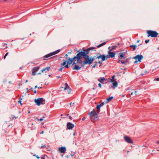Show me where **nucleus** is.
<instances>
[{
	"label": "nucleus",
	"instance_id": "1",
	"mask_svg": "<svg viewBox=\"0 0 159 159\" xmlns=\"http://www.w3.org/2000/svg\"><path fill=\"white\" fill-rule=\"evenodd\" d=\"M95 49V48L94 47H90L86 49H83V57L84 59L83 61L84 64L90 65L92 63L93 61L95 59V56L93 57H90L88 55L89 53L90 52L91 50L93 51Z\"/></svg>",
	"mask_w": 159,
	"mask_h": 159
},
{
	"label": "nucleus",
	"instance_id": "2",
	"mask_svg": "<svg viewBox=\"0 0 159 159\" xmlns=\"http://www.w3.org/2000/svg\"><path fill=\"white\" fill-rule=\"evenodd\" d=\"M83 50L79 52L75 56L72 58L70 57L68 58V59L69 60V61H71V63H72L73 62L75 61H79L80 58L83 57Z\"/></svg>",
	"mask_w": 159,
	"mask_h": 159
},
{
	"label": "nucleus",
	"instance_id": "3",
	"mask_svg": "<svg viewBox=\"0 0 159 159\" xmlns=\"http://www.w3.org/2000/svg\"><path fill=\"white\" fill-rule=\"evenodd\" d=\"M89 114L90 115V119L92 121L94 122L98 120V118L97 116V113L94 111L93 110L89 113Z\"/></svg>",
	"mask_w": 159,
	"mask_h": 159
},
{
	"label": "nucleus",
	"instance_id": "4",
	"mask_svg": "<svg viewBox=\"0 0 159 159\" xmlns=\"http://www.w3.org/2000/svg\"><path fill=\"white\" fill-rule=\"evenodd\" d=\"M148 37H151L152 38L156 37L158 34V33L155 31L148 30L147 31Z\"/></svg>",
	"mask_w": 159,
	"mask_h": 159
},
{
	"label": "nucleus",
	"instance_id": "5",
	"mask_svg": "<svg viewBox=\"0 0 159 159\" xmlns=\"http://www.w3.org/2000/svg\"><path fill=\"white\" fill-rule=\"evenodd\" d=\"M34 102L38 106H40L41 104H45V100L43 98H39L37 99H35Z\"/></svg>",
	"mask_w": 159,
	"mask_h": 159
},
{
	"label": "nucleus",
	"instance_id": "6",
	"mask_svg": "<svg viewBox=\"0 0 159 159\" xmlns=\"http://www.w3.org/2000/svg\"><path fill=\"white\" fill-rule=\"evenodd\" d=\"M124 139L125 142L129 143H133V141L131 138L128 136H124Z\"/></svg>",
	"mask_w": 159,
	"mask_h": 159
},
{
	"label": "nucleus",
	"instance_id": "7",
	"mask_svg": "<svg viewBox=\"0 0 159 159\" xmlns=\"http://www.w3.org/2000/svg\"><path fill=\"white\" fill-rule=\"evenodd\" d=\"M95 59H101V61H104L106 60L105 58V55L104 54L102 55L101 54H98L97 55V57H95Z\"/></svg>",
	"mask_w": 159,
	"mask_h": 159
},
{
	"label": "nucleus",
	"instance_id": "8",
	"mask_svg": "<svg viewBox=\"0 0 159 159\" xmlns=\"http://www.w3.org/2000/svg\"><path fill=\"white\" fill-rule=\"evenodd\" d=\"M39 69L40 66H39L33 68L32 69V75L33 76H35L36 75V73Z\"/></svg>",
	"mask_w": 159,
	"mask_h": 159
},
{
	"label": "nucleus",
	"instance_id": "9",
	"mask_svg": "<svg viewBox=\"0 0 159 159\" xmlns=\"http://www.w3.org/2000/svg\"><path fill=\"white\" fill-rule=\"evenodd\" d=\"M143 58V56L141 55H138L133 57L135 59H137L139 62L141 61V60Z\"/></svg>",
	"mask_w": 159,
	"mask_h": 159
},
{
	"label": "nucleus",
	"instance_id": "10",
	"mask_svg": "<svg viewBox=\"0 0 159 159\" xmlns=\"http://www.w3.org/2000/svg\"><path fill=\"white\" fill-rule=\"evenodd\" d=\"M77 63V62L75 63V62L73 63L72 65L75 66L73 68V69L78 70H80L82 67L79 66L77 65L76 64Z\"/></svg>",
	"mask_w": 159,
	"mask_h": 159
},
{
	"label": "nucleus",
	"instance_id": "11",
	"mask_svg": "<svg viewBox=\"0 0 159 159\" xmlns=\"http://www.w3.org/2000/svg\"><path fill=\"white\" fill-rule=\"evenodd\" d=\"M65 86L64 90H67V92L68 94H69L71 90L67 83H65Z\"/></svg>",
	"mask_w": 159,
	"mask_h": 159
},
{
	"label": "nucleus",
	"instance_id": "12",
	"mask_svg": "<svg viewBox=\"0 0 159 159\" xmlns=\"http://www.w3.org/2000/svg\"><path fill=\"white\" fill-rule=\"evenodd\" d=\"M60 152L61 153H64L66 151V148L65 147H61L58 148Z\"/></svg>",
	"mask_w": 159,
	"mask_h": 159
},
{
	"label": "nucleus",
	"instance_id": "13",
	"mask_svg": "<svg viewBox=\"0 0 159 159\" xmlns=\"http://www.w3.org/2000/svg\"><path fill=\"white\" fill-rule=\"evenodd\" d=\"M111 51L109 50L108 52V54L109 55L110 57L112 58L115 57L116 53Z\"/></svg>",
	"mask_w": 159,
	"mask_h": 159
},
{
	"label": "nucleus",
	"instance_id": "14",
	"mask_svg": "<svg viewBox=\"0 0 159 159\" xmlns=\"http://www.w3.org/2000/svg\"><path fill=\"white\" fill-rule=\"evenodd\" d=\"M74 127V124H71L70 122L67 123V127L68 129H70Z\"/></svg>",
	"mask_w": 159,
	"mask_h": 159
},
{
	"label": "nucleus",
	"instance_id": "15",
	"mask_svg": "<svg viewBox=\"0 0 159 159\" xmlns=\"http://www.w3.org/2000/svg\"><path fill=\"white\" fill-rule=\"evenodd\" d=\"M126 52H120L119 53V56H118V58H121V59H122L124 57L125 55Z\"/></svg>",
	"mask_w": 159,
	"mask_h": 159
},
{
	"label": "nucleus",
	"instance_id": "16",
	"mask_svg": "<svg viewBox=\"0 0 159 159\" xmlns=\"http://www.w3.org/2000/svg\"><path fill=\"white\" fill-rule=\"evenodd\" d=\"M33 124L31 122H30L28 124V126L29 128H31V129L32 130L34 129H35V128L34 126H33Z\"/></svg>",
	"mask_w": 159,
	"mask_h": 159
},
{
	"label": "nucleus",
	"instance_id": "17",
	"mask_svg": "<svg viewBox=\"0 0 159 159\" xmlns=\"http://www.w3.org/2000/svg\"><path fill=\"white\" fill-rule=\"evenodd\" d=\"M52 56V55L51 54V53H49V54H48L43 57V60H47L48 59V58H49V57H50Z\"/></svg>",
	"mask_w": 159,
	"mask_h": 159
},
{
	"label": "nucleus",
	"instance_id": "18",
	"mask_svg": "<svg viewBox=\"0 0 159 159\" xmlns=\"http://www.w3.org/2000/svg\"><path fill=\"white\" fill-rule=\"evenodd\" d=\"M106 80L104 77H100L98 79V80L102 83H103L104 81Z\"/></svg>",
	"mask_w": 159,
	"mask_h": 159
},
{
	"label": "nucleus",
	"instance_id": "19",
	"mask_svg": "<svg viewBox=\"0 0 159 159\" xmlns=\"http://www.w3.org/2000/svg\"><path fill=\"white\" fill-rule=\"evenodd\" d=\"M50 69V67H49V66L43 69L42 70L41 72H43L44 71L45 72H48L49 71Z\"/></svg>",
	"mask_w": 159,
	"mask_h": 159
},
{
	"label": "nucleus",
	"instance_id": "20",
	"mask_svg": "<svg viewBox=\"0 0 159 159\" xmlns=\"http://www.w3.org/2000/svg\"><path fill=\"white\" fill-rule=\"evenodd\" d=\"M70 62L71 61H69V60L68 59L67 62V64L65 66V67L67 68H68L69 67V65H70L71 64H72V63H71Z\"/></svg>",
	"mask_w": 159,
	"mask_h": 159
},
{
	"label": "nucleus",
	"instance_id": "21",
	"mask_svg": "<svg viewBox=\"0 0 159 159\" xmlns=\"http://www.w3.org/2000/svg\"><path fill=\"white\" fill-rule=\"evenodd\" d=\"M60 51V49H58L55 51L51 52L52 56L58 53Z\"/></svg>",
	"mask_w": 159,
	"mask_h": 159
},
{
	"label": "nucleus",
	"instance_id": "22",
	"mask_svg": "<svg viewBox=\"0 0 159 159\" xmlns=\"http://www.w3.org/2000/svg\"><path fill=\"white\" fill-rule=\"evenodd\" d=\"M113 85L111 86V88H115L118 85V83L116 81L113 82Z\"/></svg>",
	"mask_w": 159,
	"mask_h": 159
},
{
	"label": "nucleus",
	"instance_id": "23",
	"mask_svg": "<svg viewBox=\"0 0 159 159\" xmlns=\"http://www.w3.org/2000/svg\"><path fill=\"white\" fill-rule=\"evenodd\" d=\"M113 98V97H110L107 98L105 103H107L109 101Z\"/></svg>",
	"mask_w": 159,
	"mask_h": 159
},
{
	"label": "nucleus",
	"instance_id": "24",
	"mask_svg": "<svg viewBox=\"0 0 159 159\" xmlns=\"http://www.w3.org/2000/svg\"><path fill=\"white\" fill-rule=\"evenodd\" d=\"M117 46H116V45H115L114 46H113L111 47V49H110V47H109L108 48V49H109V50H111V51H113V50L116 49V48H117Z\"/></svg>",
	"mask_w": 159,
	"mask_h": 159
},
{
	"label": "nucleus",
	"instance_id": "25",
	"mask_svg": "<svg viewBox=\"0 0 159 159\" xmlns=\"http://www.w3.org/2000/svg\"><path fill=\"white\" fill-rule=\"evenodd\" d=\"M101 107V105H98L97 106L96 108L97 109V112L98 113H99L100 111V107Z\"/></svg>",
	"mask_w": 159,
	"mask_h": 159
},
{
	"label": "nucleus",
	"instance_id": "26",
	"mask_svg": "<svg viewBox=\"0 0 159 159\" xmlns=\"http://www.w3.org/2000/svg\"><path fill=\"white\" fill-rule=\"evenodd\" d=\"M77 61V62H78L79 63L81 64V67H83V66H84V65L85 64H84V63L82 64V61L81 59V58H80V60L79 61Z\"/></svg>",
	"mask_w": 159,
	"mask_h": 159
},
{
	"label": "nucleus",
	"instance_id": "27",
	"mask_svg": "<svg viewBox=\"0 0 159 159\" xmlns=\"http://www.w3.org/2000/svg\"><path fill=\"white\" fill-rule=\"evenodd\" d=\"M106 42H103L102 43L98 45L97 46V47L98 48H100V47H101V46H103V45H105V44H106Z\"/></svg>",
	"mask_w": 159,
	"mask_h": 159
},
{
	"label": "nucleus",
	"instance_id": "28",
	"mask_svg": "<svg viewBox=\"0 0 159 159\" xmlns=\"http://www.w3.org/2000/svg\"><path fill=\"white\" fill-rule=\"evenodd\" d=\"M115 79V75H113L112 76L111 79V83H113L114 81H115V80H114Z\"/></svg>",
	"mask_w": 159,
	"mask_h": 159
},
{
	"label": "nucleus",
	"instance_id": "29",
	"mask_svg": "<svg viewBox=\"0 0 159 159\" xmlns=\"http://www.w3.org/2000/svg\"><path fill=\"white\" fill-rule=\"evenodd\" d=\"M130 47H133V51H135L136 48V46L135 45H132L130 46Z\"/></svg>",
	"mask_w": 159,
	"mask_h": 159
},
{
	"label": "nucleus",
	"instance_id": "30",
	"mask_svg": "<svg viewBox=\"0 0 159 159\" xmlns=\"http://www.w3.org/2000/svg\"><path fill=\"white\" fill-rule=\"evenodd\" d=\"M66 61L65 60H63V62L61 64V66H65L66 64Z\"/></svg>",
	"mask_w": 159,
	"mask_h": 159
},
{
	"label": "nucleus",
	"instance_id": "31",
	"mask_svg": "<svg viewBox=\"0 0 159 159\" xmlns=\"http://www.w3.org/2000/svg\"><path fill=\"white\" fill-rule=\"evenodd\" d=\"M120 62H121V64H125V61H124L119 60L118 63H119Z\"/></svg>",
	"mask_w": 159,
	"mask_h": 159
},
{
	"label": "nucleus",
	"instance_id": "32",
	"mask_svg": "<svg viewBox=\"0 0 159 159\" xmlns=\"http://www.w3.org/2000/svg\"><path fill=\"white\" fill-rule=\"evenodd\" d=\"M105 58L106 60H107V59L109 58L110 57L109 55H105Z\"/></svg>",
	"mask_w": 159,
	"mask_h": 159
},
{
	"label": "nucleus",
	"instance_id": "33",
	"mask_svg": "<svg viewBox=\"0 0 159 159\" xmlns=\"http://www.w3.org/2000/svg\"><path fill=\"white\" fill-rule=\"evenodd\" d=\"M64 68V67H63V66H61L60 69H59V71H62V69L63 68Z\"/></svg>",
	"mask_w": 159,
	"mask_h": 159
},
{
	"label": "nucleus",
	"instance_id": "34",
	"mask_svg": "<svg viewBox=\"0 0 159 159\" xmlns=\"http://www.w3.org/2000/svg\"><path fill=\"white\" fill-rule=\"evenodd\" d=\"M22 99L21 98H19V100L18 101V103H20V105H22V104L21 103V100Z\"/></svg>",
	"mask_w": 159,
	"mask_h": 159
},
{
	"label": "nucleus",
	"instance_id": "35",
	"mask_svg": "<svg viewBox=\"0 0 159 159\" xmlns=\"http://www.w3.org/2000/svg\"><path fill=\"white\" fill-rule=\"evenodd\" d=\"M102 61H98V63L100 64V66H101V64L102 63Z\"/></svg>",
	"mask_w": 159,
	"mask_h": 159
},
{
	"label": "nucleus",
	"instance_id": "36",
	"mask_svg": "<svg viewBox=\"0 0 159 159\" xmlns=\"http://www.w3.org/2000/svg\"><path fill=\"white\" fill-rule=\"evenodd\" d=\"M130 58H127V59H126L125 61V63L126 62H127L129 60Z\"/></svg>",
	"mask_w": 159,
	"mask_h": 159
},
{
	"label": "nucleus",
	"instance_id": "37",
	"mask_svg": "<svg viewBox=\"0 0 159 159\" xmlns=\"http://www.w3.org/2000/svg\"><path fill=\"white\" fill-rule=\"evenodd\" d=\"M149 40L148 39V40H146L145 41V43H148V42H149Z\"/></svg>",
	"mask_w": 159,
	"mask_h": 159
},
{
	"label": "nucleus",
	"instance_id": "38",
	"mask_svg": "<svg viewBox=\"0 0 159 159\" xmlns=\"http://www.w3.org/2000/svg\"><path fill=\"white\" fill-rule=\"evenodd\" d=\"M104 102H102L100 104H99L100 105H101V106L102 107V106H103V105H104Z\"/></svg>",
	"mask_w": 159,
	"mask_h": 159
},
{
	"label": "nucleus",
	"instance_id": "39",
	"mask_svg": "<svg viewBox=\"0 0 159 159\" xmlns=\"http://www.w3.org/2000/svg\"><path fill=\"white\" fill-rule=\"evenodd\" d=\"M98 63V62L97 61H95L94 62V64H95L96 65H97Z\"/></svg>",
	"mask_w": 159,
	"mask_h": 159
},
{
	"label": "nucleus",
	"instance_id": "40",
	"mask_svg": "<svg viewBox=\"0 0 159 159\" xmlns=\"http://www.w3.org/2000/svg\"><path fill=\"white\" fill-rule=\"evenodd\" d=\"M97 65H95V64H94L93 66L92 67L93 68H95L96 66H97Z\"/></svg>",
	"mask_w": 159,
	"mask_h": 159
},
{
	"label": "nucleus",
	"instance_id": "41",
	"mask_svg": "<svg viewBox=\"0 0 159 159\" xmlns=\"http://www.w3.org/2000/svg\"><path fill=\"white\" fill-rule=\"evenodd\" d=\"M69 119L71 120H72V117H71L70 116H69Z\"/></svg>",
	"mask_w": 159,
	"mask_h": 159
},
{
	"label": "nucleus",
	"instance_id": "42",
	"mask_svg": "<svg viewBox=\"0 0 159 159\" xmlns=\"http://www.w3.org/2000/svg\"><path fill=\"white\" fill-rule=\"evenodd\" d=\"M98 85L99 87H100V88H101V85L100 83L98 84Z\"/></svg>",
	"mask_w": 159,
	"mask_h": 159
},
{
	"label": "nucleus",
	"instance_id": "43",
	"mask_svg": "<svg viewBox=\"0 0 159 159\" xmlns=\"http://www.w3.org/2000/svg\"><path fill=\"white\" fill-rule=\"evenodd\" d=\"M138 61H138L136 60L134 61V63L135 64H137V63Z\"/></svg>",
	"mask_w": 159,
	"mask_h": 159
},
{
	"label": "nucleus",
	"instance_id": "44",
	"mask_svg": "<svg viewBox=\"0 0 159 159\" xmlns=\"http://www.w3.org/2000/svg\"><path fill=\"white\" fill-rule=\"evenodd\" d=\"M34 156H35L38 159H39V157L38 156L36 155H34Z\"/></svg>",
	"mask_w": 159,
	"mask_h": 159
},
{
	"label": "nucleus",
	"instance_id": "45",
	"mask_svg": "<svg viewBox=\"0 0 159 159\" xmlns=\"http://www.w3.org/2000/svg\"><path fill=\"white\" fill-rule=\"evenodd\" d=\"M86 118V117H84L82 119V120H84Z\"/></svg>",
	"mask_w": 159,
	"mask_h": 159
},
{
	"label": "nucleus",
	"instance_id": "46",
	"mask_svg": "<svg viewBox=\"0 0 159 159\" xmlns=\"http://www.w3.org/2000/svg\"><path fill=\"white\" fill-rule=\"evenodd\" d=\"M43 120V119L42 118H41L40 119H39V120L40 121H41Z\"/></svg>",
	"mask_w": 159,
	"mask_h": 159
},
{
	"label": "nucleus",
	"instance_id": "47",
	"mask_svg": "<svg viewBox=\"0 0 159 159\" xmlns=\"http://www.w3.org/2000/svg\"><path fill=\"white\" fill-rule=\"evenodd\" d=\"M61 77V76H57V79H58Z\"/></svg>",
	"mask_w": 159,
	"mask_h": 159
},
{
	"label": "nucleus",
	"instance_id": "48",
	"mask_svg": "<svg viewBox=\"0 0 159 159\" xmlns=\"http://www.w3.org/2000/svg\"><path fill=\"white\" fill-rule=\"evenodd\" d=\"M75 153L74 152L73 153H72L71 154H70V155L72 157H73V156L74 155V154Z\"/></svg>",
	"mask_w": 159,
	"mask_h": 159
},
{
	"label": "nucleus",
	"instance_id": "49",
	"mask_svg": "<svg viewBox=\"0 0 159 159\" xmlns=\"http://www.w3.org/2000/svg\"><path fill=\"white\" fill-rule=\"evenodd\" d=\"M46 147V146L45 145L42 146L41 147V148H44V147Z\"/></svg>",
	"mask_w": 159,
	"mask_h": 159
},
{
	"label": "nucleus",
	"instance_id": "50",
	"mask_svg": "<svg viewBox=\"0 0 159 159\" xmlns=\"http://www.w3.org/2000/svg\"><path fill=\"white\" fill-rule=\"evenodd\" d=\"M156 80L159 81V77L157 78L156 79Z\"/></svg>",
	"mask_w": 159,
	"mask_h": 159
},
{
	"label": "nucleus",
	"instance_id": "51",
	"mask_svg": "<svg viewBox=\"0 0 159 159\" xmlns=\"http://www.w3.org/2000/svg\"><path fill=\"white\" fill-rule=\"evenodd\" d=\"M8 54V52H7V53H6V54H5V56L6 57L7 56Z\"/></svg>",
	"mask_w": 159,
	"mask_h": 159
},
{
	"label": "nucleus",
	"instance_id": "52",
	"mask_svg": "<svg viewBox=\"0 0 159 159\" xmlns=\"http://www.w3.org/2000/svg\"><path fill=\"white\" fill-rule=\"evenodd\" d=\"M28 90H29V88H26V93H27L28 92Z\"/></svg>",
	"mask_w": 159,
	"mask_h": 159
},
{
	"label": "nucleus",
	"instance_id": "53",
	"mask_svg": "<svg viewBox=\"0 0 159 159\" xmlns=\"http://www.w3.org/2000/svg\"><path fill=\"white\" fill-rule=\"evenodd\" d=\"M43 132H44V131H42L40 132V134H43Z\"/></svg>",
	"mask_w": 159,
	"mask_h": 159
},
{
	"label": "nucleus",
	"instance_id": "54",
	"mask_svg": "<svg viewBox=\"0 0 159 159\" xmlns=\"http://www.w3.org/2000/svg\"><path fill=\"white\" fill-rule=\"evenodd\" d=\"M36 92H37L36 91V90H34V93H36Z\"/></svg>",
	"mask_w": 159,
	"mask_h": 159
},
{
	"label": "nucleus",
	"instance_id": "55",
	"mask_svg": "<svg viewBox=\"0 0 159 159\" xmlns=\"http://www.w3.org/2000/svg\"><path fill=\"white\" fill-rule=\"evenodd\" d=\"M28 81V80H25V83H26Z\"/></svg>",
	"mask_w": 159,
	"mask_h": 159
},
{
	"label": "nucleus",
	"instance_id": "56",
	"mask_svg": "<svg viewBox=\"0 0 159 159\" xmlns=\"http://www.w3.org/2000/svg\"><path fill=\"white\" fill-rule=\"evenodd\" d=\"M137 91H135V92H134V93H135V95H137V94H136V93H137Z\"/></svg>",
	"mask_w": 159,
	"mask_h": 159
},
{
	"label": "nucleus",
	"instance_id": "57",
	"mask_svg": "<svg viewBox=\"0 0 159 159\" xmlns=\"http://www.w3.org/2000/svg\"><path fill=\"white\" fill-rule=\"evenodd\" d=\"M6 57V56H5V55L4 56L3 58L4 59H5Z\"/></svg>",
	"mask_w": 159,
	"mask_h": 159
},
{
	"label": "nucleus",
	"instance_id": "58",
	"mask_svg": "<svg viewBox=\"0 0 159 159\" xmlns=\"http://www.w3.org/2000/svg\"><path fill=\"white\" fill-rule=\"evenodd\" d=\"M37 87V85H36L35 86L34 88H36Z\"/></svg>",
	"mask_w": 159,
	"mask_h": 159
},
{
	"label": "nucleus",
	"instance_id": "59",
	"mask_svg": "<svg viewBox=\"0 0 159 159\" xmlns=\"http://www.w3.org/2000/svg\"><path fill=\"white\" fill-rule=\"evenodd\" d=\"M65 56L66 57H67L68 56V55L67 54H66L65 55Z\"/></svg>",
	"mask_w": 159,
	"mask_h": 159
},
{
	"label": "nucleus",
	"instance_id": "60",
	"mask_svg": "<svg viewBox=\"0 0 159 159\" xmlns=\"http://www.w3.org/2000/svg\"><path fill=\"white\" fill-rule=\"evenodd\" d=\"M41 73H39L38 74V75H41Z\"/></svg>",
	"mask_w": 159,
	"mask_h": 159
},
{
	"label": "nucleus",
	"instance_id": "61",
	"mask_svg": "<svg viewBox=\"0 0 159 159\" xmlns=\"http://www.w3.org/2000/svg\"><path fill=\"white\" fill-rule=\"evenodd\" d=\"M133 92H132V93H131V95H133Z\"/></svg>",
	"mask_w": 159,
	"mask_h": 159
},
{
	"label": "nucleus",
	"instance_id": "62",
	"mask_svg": "<svg viewBox=\"0 0 159 159\" xmlns=\"http://www.w3.org/2000/svg\"><path fill=\"white\" fill-rule=\"evenodd\" d=\"M117 44L119 45H120V43H117Z\"/></svg>",
	"mask_w": 159,
	"mask_h": 159
},
{
	"label": "nucleus",
	"instance_id": "63",
	"mask_svg": "<svg viewBox=\"0 0 159 159\" xmlns=\"http://www.w3.org/2000/svg\"><path fill=\"white\" fill-rule=\"evenodd\" d=\"M157 143H159V141L157 142Z\"/></svg>",
	"mask_w": 159,
	"mask_h": 159
},
{
	"label": "nucleus",
	"instance_id": "64",
	"mask_svg": "<svg viewBox=\"0 0 159 159\" xmlns=\"http://www.w3.org/2000/svg\"><path fill=\"white\" fill-rule=\"evenodd\" d=\"M42 159H45L44 158L42 157Z\"/></svg>",
	"mask_w": 159,
	"mask_h": 159
}]
</instances>
